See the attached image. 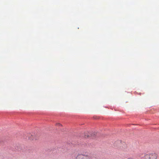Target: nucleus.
I'll return each mask as SVG.
<instances>
[{
  "instance_id": "f257e3e1",
  "label": "nucleus",
  "mask_w": 159,
  "mask_h": 159,
  "mask_svg": "<svg viewBox=\"0 0 159 159\" xmlns=\"http://www.w3.org/2000/svg\"><path fill=\"white\" fill-rule=\"evenodd\" d=\"M75 159H96V158L88 152H84L78 154L75 157Z\"/></svg>"
},
{
  "instance_id": "f03ea898",
  "label": "nucleus",
  "mask_w": 159,
  "mask_h": 159,
  "mask_svg": "<svg viewBox=\"0 0 159 159\" xmlns=\"http://www.w3.org/2000/svg\"><path fill=\"white\" fill-rule=\"evenodd\" d=\"M157 156L155 153H152L145 155L144 159H157Z\"/></svg>"
},
{
  "instance_id": "7ed1b4c3",
  "label": "nucleus",
  "mask_w": 159,
  "mask_h": 159,
  "mask_svg": "<svg viewBox=\"0 0 159 159\" xmlns=\"http://www.w3.org/2000/svg\"><path fill=\"white\" fill-rule=\"evenodd\" d=\"M125 143L124 142L122 143V141L120 140H118L115 142L114 143V146L117 147L118 148L122 149V148H121L122 145H124Z\"/></svg>"
},
{
  "instance_id": "20e7f679",
  "label": "nucleus",
  "mask_w": 159,
  "mask_h": 159,
  "mask_svg": "<svg viewBox=\"0 0 159 159\" xmlns=\"http://www.w3.org/2000/svg\"><path fill=\"white\" fill-rule=\"evenodd\" d=\"M29 138L31 141H35L38 140L39 137L37 135L34 134L31 135L29 137Z\"/></svg>"
},
{
  "instance_id": "39448f33",
  "label": "nucleus",
  "mask_w": 159,
  "mask_h": 159,
  "mask_svg": "<svg viewBox=\"0 0 159 159\" xmlns=\"http://www.w3.org/2000/svg\"><path fill=\"white\" fill-rule=\"evenodd\" d=\"M97 133L95 132H90V133H89V134H85V137H86L87 136V137H89L90 136H93V137H94L97 134Z\"/></svg>"
},
{
  "instance_id": "423d86ee",
  "label": "nucleus",
  "mask_w": 159,
  "mask_h": 159,
  "mask_svg": "<svg viewBox=\"0 0 159 159\" xmlns=\"http://www.w3.org/2000/svg\"><path fill=\"white\" fill-rule=\"evenodd\" d=\"M56 125V126H62L61 125V124L59 123H57Z\"/></svg>"
}]
</instances>
